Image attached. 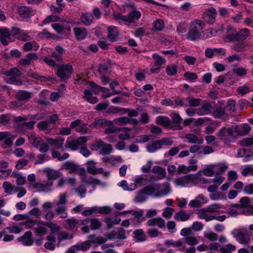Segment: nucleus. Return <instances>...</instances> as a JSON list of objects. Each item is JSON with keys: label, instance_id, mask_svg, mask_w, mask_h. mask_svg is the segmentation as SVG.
Listing matches in <instances>:
<instances>
[{"label": "nucleus", "instance_id": "f257e3e1", "mask_svg": "<svg viewBox=\"0 0 253 253\" xmlns=\"http://www.w3.org/2000/svg\"><path fill=\"white\" fill-rule=\"evenodd\" d=\"M134 183L130 186L132 189H135L144 186L142 190H170L169 184L165 182L163 184V187H160L155 183L151 182L146 176L139 175L134 179Z\"/></svg>", "mask_w": 253, "mask_h": 253}, {"label": "nucleus", "instance_id": "f03ea898", "mask_svg": "<svg viewBox=\"0 0 253 253\" xmlns=\"http://www.w3.org/2000/svg\"><path fill=\"white\" fill-rule=\"evenodd\" d=\"M250 35V32L248 29L244 28L237 31L231 26H228L225 38L229 42H235L244 41Z\"/></svg>", "mask_w": 253, "mask_h": 253}, {"label": "nucleus", "instance_id": "7ed1b4c3", "mask_svg": "<svg viewBox=\"0 0 253 253\" xmlns=\"http://www.w3.org/2000/svg\"><path fill=\"white\" fill-rule=\"evenodd\" d=\"M205 24L200 20H195L192 22L187 34V39L191 41L199 39L201 37V31L204 29Z\"/></svg>", "mask_w": 253, "mask_h": 253}, {"label": "nucleus", "instance_id": "20e7f679", "mask_svg": "<svg viewBox=\"0 0 253 253\" xmlns=\"http://www.w3.org/2000/svg\"><path fill=\"white\" fill-rule=\"evenodd\" d=\"M234 126L230 127H222L216 134V136L218 140L227 144L232 141L234 137Z\"/></svg>", "mask_w": 253, "mask_h": 253}, {"label": "nucleus", "instance_id": "39448f33", "mask_svg": "<svg viewBox=\"0 0 253 253\" xmlns=\"http://www.w3.org/2000/svg\"><path fill=\"white\" fill-rule=\"evenodd\" d=\"M170 191H140L135 198L136 203H142L145 201L146 195H150L155 198L168 195Z\"/></svg>", "mask_w": 253, "mask_h": 253}, {"label": "nucleus", "instance_id": "423d86ee", "mask_svg": "<svg viewBox=\"0 0 253 253\" xmlns=\"http://www.w3.org/2000/svg\"><path fill=\"white\" fill-rule=\"evenodd\" d=\"M57 67L56 74L60 79L65 81L71 78V74L73 73V69L70 63L58 65Z\"/></svg>", "mask_w": 253, "mask_h": 253}, {"label": "nucleus", "instance_id": "0eeeda50", "mask_svg": "<svg viewBox=\"0 0 253 253\" xmlns=\"http://www.w3.org/2000/svg\"><path fill=\"white\" fill-rule=\"evenodd\" d=\"M156 123L159 125L165 127L169 128L172 130H182L183 127L179 125H172L170 119L167 117L158 116L156 119Z\"/></svg>", "mask_w": 253, "mask_h": 253}, {"label": "nucleus", "instance_id": "6e6552de", "mask_svg": "<svg viewBox=\"0 0 253 253\" xmlns=\"http://www.w3.org/2000/svg\"><path fill=\"white\" fill-rule=\"evenodd\" d=\"M234 237L241 244H247L250 240V236L246 229L235 230L232 233Z\"/></svg>", "mask_w": 253, "mask_h": 253}, {"label": "nucleus", "instance_id": "1a4fd4ad", "mask_svg": "<svg viewBox=\"0 0 253 253\" xmlns=\"http://www.w3.org/2000/svg\"><path fill=\"white\" fill-rule=\"evenodd\" d=\"M87 140L85 136H81L76 140H67L65 145V147L75 151L77 150L80 146L85 143Z\"/></svg>", "mask_w": 253, "mask_h": 253}, {"label": "nucleus", "instance_id": "9d476101", "mask_svg": "<svg viewBox=\"0 0 253 253\" xmlns=\"http://www.w3.org/2000/svg\"><path fill=\"white\" fill-rule=\"evenodd\" d=\"M216 11L215 8L208 9L203 14V18L208 24H212L215 22Z\"/></svg>", "mask_w": 253, "mask_h": 253}, {"label": "nucleus", "instance_id": "9b49d317", "mask_svg": "<svg viewBox=\"0 0 253 253\" xmlns=\"http://www.w3.org/2000/svg\"><path fill=\"white\" fill-rule=\"evenodd\" d=\"M196 179L195 175L188 174L175 179V183L176 185L185 186L190 183H194Z\"/></svg>", "mask_w": 253, "mask_h": 253}, {"label": "nucleus", "instance_id": "f8f14e48", "mask_svg": "<svg viewBox=\"0 0 253 253\" xmlns=\"http://www.w3.org/2000/svg\"><path fill=\"white\" fill-rule=\"evenodd\" d=\"M64 141V138L61 136L56 137L55 138H49L47 139V142L54 146V149H60L64 151V149L62 147Z\"/></svg>", "mask_w": 253, "mask_h": 253}, {"label": "nucleus", "instance_id": "ddd939ff", "mask_svg": "<svg viewBox=\"0 0 253 253\" xmlns=\"http://www.w3.org/2000/svg\"><path fill=\"white\" fill-rule=\"evenodd\" d=\"M113 122L105 119L95 118L89 126L92 127H105L113 126Z\"/></svg>", "mask_w": 253, "mask_h": 253}, {"label": "nucleus", "instance_id": "4468645a", "mask_svg": "<svg viewBox=\"0 0 253 253\" xmlns=\"http://www.w3.org/2000/svg\"><path fill=\"white\" fill-rule=\"evenodd\" d=\"M96 162L93 160H90L86 162V165H87V171L93 175L97 174H101L103 171V169L101 168H96L95 165Z\"/></svg>", "mask_w": 253, "mask_h": 253}, {"label": "nucleus", "instance_id": "2eb2a0df", "mask_svg": "<svg viewBox=\"0 0 253 253\" xmlns=\"http://www.w3.org/2000/svg\"><path fill=\"white\" fill-rule=\"evenodd\" d=\"M3 75L7 77H11L9 79L10 81H15L16 79L21 75V71L16 68H12L7 70H2Z\"/></svg>", "mask_w": 253, "mask_h": 253}, {"label": "nucleus", "instance_id": "dca6fc26", "mask_svg": "<svg viewBox=\"0 0 253 253\" xmlns=\"http://www.w3.org/2000/svg\"><path fill=\"white\" fill-rule=\"evenodd\" d=\"M12 32L14 36H15L18 39L21 41L27 42L31 40V38L27 33L23 32L22 30H21L18 28L13 27L12 28Z\"/></svg>", "mask_w": 253, "mask_h": 253}, {"label": "nucleus", "instance_id": "f3484780", "mask_svg": "<svg viewBox=\"0 0 253 253\" xmlns=\"http://www.w3.org/2000/svg\"><path fill=\"white\" fill-rule=\"evenodd\" d=\"M64 227L69 230L76 231L78 227L80 226L79 225V219L75 217L67 219L65 221Z\"/></svg>", "mask_w": 253, "mask_h": 253}, {"label": "nucleus", "instance_id": "a211bd4d", "mask_svg": "<svg viewBox=\"0 0 253 253\" xmlns=\"http://www.w3.org/2000/svg\"><path fill=\"white\" fill-rule=\"evenodd\" d=\"M39 58V56L36 53H31L28 54L25 58L21 59L19 63L23 66H26L30 65L32 61L33 60H37Z\"/></svg>", "mask_w": 253, "mask_h": 253}, {"label": "nucleus", "instance_id": "6ab92c4d", "mask_svg": "<svg viewBox=\"0 0 253 253\" xmlns=\"http://www.w3.org/2000/svg\"><path fill=\"white\" fill-rule=\"evenodd\" d=\"M31 97L32 93L25 90L19 91L16 94V99L24 102L29 101Z\"/></svg>", "mask_w": 253, "mask_h": 253}, {"label": "nucleus", "instance_id": "aec40b11", "mask_svg": "<svg viewBox=\"0 0 253 253\" xmlns=\"http://www.w3.org/2000/svg\"><path fill=\"white\" fill-rule=\"evenodd\" d=\"M10 34L7 29L2 28L0 30V41L4 45H8L9 42L7 40H9Z\"/></svg>", "mask_w": 253, "mask_h": 253}, {"label": "nucleus", "instance_id": "412c9836", "mask_svg": "<svg viewBox=\"0 0 253 253\" xmlns=\"http://www.w3.org/2000/svg\"><path fill=\"white\" fill-rule=\"evenodd\" d=\"M144 211L142 210L136 211H133V215L134 217L133 218V222L135 224L139 225L142 221L145 220V217L143 216Z\"/></svg>", "mask_w": 253, "mask_h": 253}, {"label": "nucleus", "instance_id": "4be33fe9", "mask_svg": "<svg viewBox=\"0 0 253 253\" xmlns=\"http://www.w3.org/2000/svg\"><path fill=\"white\" fill-rule=\"evenodd\" d=\"M18 13L22 17L27 18L35 14V11L32 8L26 6H21L19 8Z\"/></svg>", "mask_w": 253, "mask_h": 253}, {"label": "nucleus", "instance_id": "5701e85b", "mask_svg": "<svg viewBox=\"0 0 253 253\" xmlns=\"http://www.w3.org/2000/svg\"><path fill=\"white\" fill-rule=\"evenodd\" d=\"M88 241L91 245L92 244H98L101 245L107 241V239L101 236H97L95 234L89 235L88 236Z\"/></svg>", "mask_w": 253, "mask_h": 253}, {"label": "nucleus", "instance_id": "b1692460", "mask_svg": "<svg viewBox=\"0 0 253 253\" xmlns=\"http://www.w3.org/2000/svg\"><path fill=\"white\" fill-rule=\"evenodd\" d=\"M141 14L139 11L133 10L126 15V22L133 23L136 20H138L141 17Z\"/></svg>", "mask_w": 253, "mask_h": 253}, {"label": "nucleus", "instance_id": "393cba45", "mask_svg": "<svg viewBox=\"0 0 253 253\" xmlns=\"http://www.w3.org/2000/svg\"><path fill=\"white\" fill-rule=\"evenodd\" d=\"M108 38L111 42H114L117 41L119 35L118 29L116 27L110 26L108 28Z\"/></svg>", "mask_w": 253, "mask_h": 253}, {"label": "nucleus", "instance_id": "a878e982", "mask_svg": "<svg viewBox=\"0 0 253 253\" xmlns=\"http://www.w3.org/2000/svg\"><path fill=\"white\" fill-rule=\"evenodd\" d=\"M133 238L137 242H141L146 241V237L142 229L135 230L133 233Z\"/></svg>", "mask_w": 253, "mask_h": 253}, {"label": "nucleus", "instance_id": "bb28decb", "mask_svg": "<svg viewBox=\"0 0 253 253\" xmlns=\"http://www.w3.org/2000/svg\"><path fill=\"white\" fill-rule=\"evenodd\" d=\"M74 31L78 40H83L86 37L87 31L85 28L80 27L75 28Z\"/></svg>", "mask_w": 253, "mask_h": 253}, {"label": "nucleus", "instance_id": "cd10ccee", "mask_svg": "<svg viewBox=\"0 0 253 253\" xmlns=\"http://www.w3.org/2000/svg\"><path fill=\"white\" fill-rule=\"evenodd\" d=\"M234 128L238 134L241 135H246L251 130V127L247 124L240 126H236Z\"/></svg>", "mask_w": 253, "mask_h": 253}, {"label": "nucleus", "instance_id": "c85d7f7f", "mask_svg": "<svg viewBox=\"0 0 253 253\" xmlns=\"http://www.w3.org/2000/svg\"><path fill=\"white\" fill-rule=\"evenodd\" d=\"M190 216V214L186 213L185 211L181 210L175 214L174 218L177 221H185L188 220Z\"/></svg>", "mask_w": 253, "mask_h": 253}, {"label": "nucleus", "instance_id": "c756f323", "mask_svg": "<svg viewBox=\"0 0 253 253\" xmlns=\"http://www.w3.org/2000/svg\"><path fill=\"white\" fill-rule=\"evenodd\" d=\"M162 148L161 143L159 140L153 141L152 143L148 144L146 147V149L149 153H154Z\"/></svg>", "mask_w": 253, "mask_h": 253}, {"label": "nucleus", "instance_id": "7c9ffc66", "mask_svg": "<svg viewBox=\"0 0 253 253\" xmlns=\"http://www.w3.org/2000/svg\"><path fill=\"white\" fill-rule=\"evenodd\" d=\"M43 171L46 174L49 179H56L58 178L60 175V172L58 171L48 168H45Z\"/></svg>", "mask_w": 253, "mask_h": 253}, {"label": "nucleus", "instance_id": "2f4dec72", "mask_svg": "<svg viewBox=\"0 0 253 253\" xmlns=\"http://www.w3.org/2000/svg\"><path fill=\"white\" fill-rule=\"evenodd\" d=\"M152 171L155 174H157V177L159 179H162L166 176V172L165 169L160 166H156L154 167Z\"/></svg>", "mask_w": 253, "mask_h": 253}, {"label": "nucleus", "instance_id": "473e14b6", "mask_svg": "<svg viewBox=\"0 0 253 253\" xmlns=\"http://www.w3.org/2000/svg\"><path fill=\"white\" fill-rule=\"evenodd\" d=\"M185 138L188 140L189 143H197L201 144L203 142V139H199L197 135L193 133H188L185 135Z\"/></svg>", "mask_w": 253, "mask_h": 253}, {"label": "nucleus", "instance_id": "72a5a7b5", "mask_svg": "<svg viewBox=\"0 0 253 253\" xmlns=\"http://www.w3.org/2000/svg\"><path fill=\"white\" fill-rule=\"evenodd\" d=\"M22 242L24 245L31 246L33 243L32 239V232L30 231H27L22 237Z\"/></svg>", "mask_w": 253, "mask_h": 253}, {"label": "nucleus", "instance_id": "f704fd0d", "mask_svg": "<svg viewBox=\"0 0 253 253\" xmlns=\"http://www.w3.org/2000/svg\"><path fill=\"white\" fill-rule=\"evenodd\" d=\"M237 155L239 157L249 158L253 155V150L241 148L238 150Z\"/></svg>", "mask_w": 253, "mask_h": 253}, {"label": "nucleus", "instance_id": "c9c22d12", "mask_svg": "<svg viewBox=\"0 0 253 253\" xmlns=\"http://www.w3.org/2000/svg\"><path fill=\"white\" fill-rule=\"evenodd\" d=\"M77 165L69 161L65 162L62 165V168L66 170H69L70 173L75 172L77 170Z\"/></svg>", "mask_w": 253, "mask_h": 253}, {"label": "nucleus", "instance_id": "e433bc0d", "mask_svg": "<svg viewBox=\"0 0 253 253\" xmlns=\"http://www.w3.org/2000/svg\"><path fill=\"white\" fill-rule=\"evenodd\" d=\"M213 168L216 175L222 174L228 169V167L224 164L213 165Z\"/></svg>", "mask_w": 253, "mask_h": 253}, {"label": "nucleus", "instance_id": "4c0bfd02", "mask_svg": "<svg viewBox=\"0 0 253 253\" xmlns=\"http://www.w3.org/2000/svg\"><path fill=\"white\" fill-rule=\"evenodd\" d=\"M212 108L211 104L210 103H207L198 110V113L200 115L208 114L211 112Z\"/></svg>", "mask_w": 253, "mask_h": 253}, {"label": "nucleus", "instance_id": "58836bf2", "mask_svg": "<svg viewBox=\"0 0 253 253\" xmlns=\"http://www.w3.org/2000/svg\"><path fill=\"white\" fill-rule=\"evenodd\" d=\"M212 193L210 195V197L212 200L225 199L226 195L220 191H211Z\"/></svg>", "mask_w": 253, "mask_h": 253}, {"label": "nucleus", "instance_id": "ea45409f", "mask_svg": "<svg viewBox=\"0 0 253 253\" xmlns=\"http://www.w3.org/2000/svg\"><path fill=\"white\" fill-rule=\"evenodd\" d=\"M251 86L248 84H245L243 86H239L236 91L237 92L241 95H244L245 94L251 92L252 91Z\"/></svg>", "mask_w": 253, "mask_h": 253}, {"label": "nucleus", "instance_id": "a19ab883", "mask_svg": "<svg viewBox=\"0 0 253 253\" xmlns=\"http://www.w3.org/2000/svg\"><path fill=\"white\" fill-rule=\"evenodd\" d=\"M93 15L91 14H84L81 17L82 22L86 25H89L92 23Z\"/></svg>", "mask_w": 253, "mask_h": 253}, {"label": "nucleus", "instance_id": "79ce46f5", "mask_svg": "<svg viewBox=\"0 0 253 253\" xmlns=\"http://www.w3.org/2000/svg\"><path fill=\"white\" fill-rule=\"evenodd\" d=\"M112 146L110 144H106L104 142L100 151V154L102 155H106L111 153L112 151Z\"/></svg>", "mask_w": 253, "mask_h": 253}, {"label": "nucleus", "instance_id": "37998d69", "mask_svg": "<svg viewBox=\"0 0 253 253\" xmlns=\"http://www.w3.org/2000/svg\"><path fill=\"white\" fill-rule=\"evenodd\" d=\"M58 207L56 209L57 214L60 215L62 218H65L67 217V213L66 212V207L64 205L57 206Z\"/></svg>", "mask_w": 253, "mask_h": 253}, {"label": "nucleus", "instance_id": "c03bdc74", "mask_svg": "<svg viewBox=\"0 0 253 253\" xmlns=\"http://www.w3.org/2000/svg\"><path fill=\"white\" fill-rule=\"evenodd\" d=\"M236 248L234 245L231 244H228L224 247H222L219 249L221 253H231L235 251Z\"/></svg>", "mask_w": 253, "mask_h": 253}, {"label": "nucleus", "instance_id": "a18cd8bd", "mask_svg": "<svg viewBox=\"0 0 253 253\" xmlns=\"http://www.w3.org/2000/svg\"><path fill=\"white\" fill-rule=\"evenodd\" d=\"M208 212L205 211V210L201 209L198 213L199 217L200 219H204L207 221H209L213 220V216L209 215Z\"/></svg>", "mask_w": 253, "mask_h": 253}, {"label": "nucleus", "instance_id": "49530a36", "mask_svg": "<svg viewBox=\"0 0 253 253\" xmlns=\"http://www.w3.org/2000/svg\"><path fill=\"white\" fill-rule=\"evenodd\" d=\"M211 182L214 183L210 185L208 190H217L218 186L222 183L223 180L221 177L214 178Z\"/></svg>", "mask_w": 253, "mask_h": 253}, {"label": "nucleus", "instance_id": "de8ad7c7", "mask_svg": "<svg viewBox=\"0 0 253 253\" xmlns=\"http://www.w3.org/2000/svg\"><path fill=\"white\" fill-rule=\"evenodd\" d=\"M188 98H177L174 100V104L177 106L180 107H188Z\"/></svg>", "mask_w": 253, "mask_h": 253}, {"label": "nucleus", "instance_id": "09e8293b", "mask_svg": "<svg viewBox=\"0 0 253 253\" xmlns=\"http://www.w3.org/2000/svg\"><path fill=\"white\" fill-rule=\"evenodd\" d=\"M121 218L119 217H116L114 219L110 218H107L105 219V222L107 223L108 228H111L114 224H118L121 222Z\"/></svg>", "mask_w": 253, "mask_h": 253}, {"label": "nucleus", "instance_id": "8fccbe9b", "mask_svg": "<svg viewBox=\"0 0 253 253\" xmlns=\"http://www.w3.org/2000/svg\"><path fill=\"white\" fill-rule=\"evenodd\" d=\"M166 73L169 76H174L177 72V67L174 65H169L166 69Z\"/></svg>", "mask_w": 253, "mask_h": 253}, {"label": "nucleus", "instance_id": "3c124183", "mask_svg": "<svg viewBox=\"0 0 253 253\" xmlns=\"http://www.w3.org/2000/svg\"><path fill=\"white\" fill-rule=\"evenodd\" d=\"M52 182L50 181H39L34 185L33 188L35 189H39L41 188L49 187L52 185Z\"/></svg>", "mask_w": 253, "mask_h": 253}, {"label": "nucleus", "instance_id": "603ef678", "mask_svg": "<svg viewBox=\"0 0 253 253\" xmlns=\"http://www.w3.org/2000/svg\"><path fill=\"white\" fill-rule=\"evenodd\" d=\"M90 228L91 230H96L101 227V222L98 218H92L90 220Z\"/></svg>", "mask_w": 253, "mask_h": 253}, {"label": "nucleus", "instance_id": "864d4df0", "mask_svg": "<svg viewBox=\"0 0 253 253\" xmlns=\"http://www.w3.org/2000/svg\"><path fill=\"white\" fill-rule=\"evenodd\" d=\"M107 62H108L107 64L104 63L99 65L98 71L102 75H105V74L110 73L109 71L108 64H110V62L108 61Z\"/></svg>", "mask_w": 253, "mask_h": 253}, {"label": "nucleus", "instance_id": "5fc2aeb1", "mask_svg": "<svg viewBox=\"0 0 253 253\" xmlns=\"http://www.w3.org/2000/svg\"><path fill=\"white\" fill-rule=\"evenodd\" d=\"M153 58L155 60L154 64L156 65L160 66L166 63V60L162 57L159 56L158 54H154L152 56Z\"/></svg>", "mask_w": 253, "mask_h": 253}, {"label": "nucleus", "instance_id": "6e6d98bb", "mask_svg": "<svg viewBox=\"0 0 253 253\" xmlns=\"http://www.w3.org/2000/svg\"><path fill=\"white\" fill-rule=\"evenodd\" d=\"M213 165L208 166L203 170L204 174L207 176H211L215 174V170L213 169Z\"/></svg>", "mask_w": 253, "mask_h": 253}, {"label": "nucleus", "instance_id": "4d7b16f0", "mask_svg": "<svg viewBox=\"0 0 253 253\" xmlns=\"http://www.w3.org/2000/svg\"><path fill=\"white\" fill-rule=\"evenodd\" d=\"M225 114L224 109L222 107L216 108L212 113L215 118H220Z\"/></svg>", "mask_w": 253, "mask_h": 253}, {"label": "nucleus", "instance_id": "13d9d810", "mask_svg": "<svg viewBox=\"0 0 253 253\" xmlns=\"http://www.w3.org/2000/svg\"><path fill=\"white\" fill-rule=\"evenodd\" d=\"M129 118L126 117H122L115 119L113 122L114 124H116L118 125H126L128 123Z\"/></svg>", "mask_w": 253, "mask_h": 253}, {"label": "nucleus", "instance_id": "bf43d9fd", "mask_svg": "<svg viewBox=\"0 0 253 253\" xmlns=\"http://www.w3.org/2000/svg\"><path fill=\"white\" fill-rule=\"evenodd\" d=\"M48 160V156L46 154H39L37 156V160L35 162L34 164L35 165L42 164L45 161H47Z\"/></svg>", "mask_w": 253, "mask_h": 253}, {"label": "nucleus", "instance_id": "052dcab7", "mask_svg": "<svg viewBox=\"0 0 253 253\" xmlns=\"http://www.w3.org/2000/svg\"><path fill=\"white\" fill-rule=\"evenodd\" d=\"M200 196H198L195 200H192L190 202L189 205L192 208H199L201 207L203 204L204 201H201L199 200Z\"/></svg>", "mask_w": 253, "mask_h": 253}, {"label": "nucleus", "instance_id": "680f3d73", "mask_svg": "<svg viewBox=\"0 0 253 253\" xmlns=\"http://www.w3.org/2000/svg\"><path fill=\"white\" fill-rule=\"evenodd\" d=\"M154 31H161L164 28V23L162 20L158 19L153 24Z\"/></svg>", "mask_w": 253, "mask_h": 253}, {"label": "nucleus", "instance_id": "e2e57ef3", "mask_svg": "<svg viewBox=\"0 0 253 253\" xmlns=\"http://www.w3.org/2000/svg\"><path fill=\"white\" fill-rule=\"evenodd\" d=\"M113 19L118 22H126V15H123L119 12H113Z\"/></svg>", "mask_w": 253, "mask_h": 253}, {"label": "nucleus", "instance_id": "0e129e2a", "mask_svg": "<svg viewBox=\"0 0 253 253\" xmlns=\"http://www.w3.org/2000/svg\"><path fill=\"white\" fill-rule=\"evenodd\" d=\"M103 143L104 142L100 139L97 140L91 144L90 149L93 151H97L99 149L101 150Z\"/></svg>", "mask_w": 253, "mask_h": 253}, {"label": "nucleus", "instance_id": "69168bd1", "mask_svg": "<svg viewBox=\"0 0 253 253\" xmlns=\"http://www.w3.org/2000/svg\"><path fill=\"white\" fill-rule=\"evenodd\" d=\"M104 130V133L106 134H109L111 133H114L116 132H119L121 131V128L117 127L113 125L111 126H107Z\"/></svg>", "mask_w": 253, "mask_h": 253}, {"label": "nucleus", "instance_id": "338daca9", "mask_svg": "<svg viewBox=\"0 0 253 253\" xmlns=\"http://www.w3.org/2000/svg\"><path fill=\"white\" fill-rule=\"evenodd\" d=\"M188 106L192 107H197L201 101V99L195 98H188Z\"/></svg>", "mask_w": 253, "mask_h": 253}, {"label": "nucleus", "instance_id": "774afa93", "mask_svg": "<svg viewBox=\"0 0 253 253\" xmlns=\"http://www.w3.org/2000/svg\"><path fill=\"white\" fill-rule=\"evenodd\" d=\"M242 174L246 176L248 174L253 176V166L252 165H248L243 169L242 171Z\"/></svg>", "mask_w": 253, "mask_h": 253}]
</instances>
